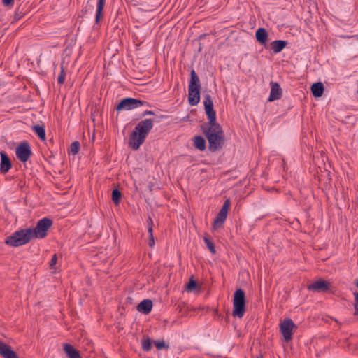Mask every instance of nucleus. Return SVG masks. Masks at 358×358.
<instances>
[{"mask_svg": "<svg viewBox=\"0 0 358 358\" xmlns=\"http://www.w3.org/2000/svg\"><path fill=\"white\" fill-rule=\"evenodd\" d=\"M205 112L208 120L201 125V129L208 141V149L215 152L224 144V133L222 127L217 122L216 112L213 108V102L209 94L203 95Z\"/></svg>", "mask_w": 358, "mask_h": 358, "instance_id": "f257e3e1", "label": "nucleus"}, {"mask_svg": "<svg viewBox=\"0 0 358 358\" xmlns=\"http://www.w3.org/2000/svg\"><path fill=\"white\" fill-rule=\"evenodd\" d=\"M52 223L50 218L43 217L37 222L35 228L22 229L7 236L5 243L12 247H18L27 244L34 238H43L47 236Z\"/></svg>", "mask_w": 358, "mask_h": 358, "instance_id": "f03ea898", "label": "nucleus"}, {"mask_svg": "<svg viewBox=\"0 0 358 358\" xmlns=\"http://www.w3.org/2000/svg\"><path fill=\"white\" fill-rule=\"evenodd\" d=\"M154 125L152 119H145L139 122L132 131L129 138V145L134 150H138L144 143L146 136Z\"/></svg>", "mask_w": 358, "mask_h": 358, "instance_id": "7ed1b4c3", "label": "nucleus"}, {"mask_svg": "<svg viewBox=\"0 0 358 358\" xmlns=\"http://www.w3.org/2000/svg\"><path fill=\"white\" fill-rule=\"evenodd\" d=\"M201 83L200 80L194 70L190 72V80L188 86V101L192 106H196L200 101Z\"/></svg>", "mask_w": 358, "mask_h": 358, "instance_id": "20e7f679", "label": "nucleus"}, {"mask_svg": "<svg viewBox=\"0 0 358 358\" xmlns=\"http://www.w3.org/2000/svg\"><path fill=\"white\" fill-rule=\"evenodd\" d=\"M245 312V292L239 288L234 294L233 315L242 317Z\"/></svg>", "mask_w": 358, "mask_h": 358, "instance_id": "39448f33", "label": "nucleus"}, {"mask_svg": "<svg viewBox=\"0 0 358 358\" xmlns=\"http://www.w3.org/2000/svg\"><path fill=\"white\" fill-rule=\"evenodd\" d=\"M143 105L149 106V103L131 97H126L120 100L119 103L116 106L115 109L117 111L130 110Z\"/></svg>", "mask_w": 358, "mask_h": 358, "instance_id": "423d86ee", "label": "nucleus"}, {"mask_svg": "<svg viewBox=\"0 0 358 358\" xmlns=\"http://www.w3.org/2000/svg\"><path fill=\"white\" fill-rule=\"evenodd\" d=\"M17 158L22 162H26L31 156L32 152L29 143L27 141L21 142L16 148Z\"/></svg>", "mask_w": 358, "mask_h": 358, "instance_id": "0eeeda50", "label": "nucleus"}, {"mask_svg": "<svg viewBox=\"0 0 358 358\" xmlns=\"http://www.w3.org/2000/svg\"><path fill=\"white\" fill-rule=\"evenodd\" d=\"M230 204L231 201L229 199L224 201L222 208L220 210L213 221V226L214 229H218L221 227L224 222L226 220Z\"/></svg>", "mask_w": 358, "mask_h": 358, "instance_id": "6e6552de", "label": "nucleus"}, {"mask_svg": "<svg viewBox=\"0 0 358 358\" xmlns=\"http://www.w3.org/2000/svg\"><path fill=\"white\" fill-rule=\"evenodd\" d=\"M331 283L323 279H319L307 286V289L316 292H327L329 290Z\"/></svg>", "mask_w": 358, "mask_h": 358, "instance_id": "1a4fd4ad", "label": "nucleus"}, {"mask_svg": "<svg viewBox=\"0 0 358 358\" xmlns=\"http://www.w3.org/2000/svg\"><path fill=\"white\" fill-rule=\"evenodd\" d=\"M294 329H297V326L290 318H285L280 323V330L282 336H292Z\"/></svg>", "mask_w": 358, "mask_h": 358, "instance_id": "9d476101", "label": "nucleus"}, {"mask_svg": "<svg viewBox=\"0 0 358 358\" xmlns=\"http://www.w3.org/2000/svg\"><path fill=\"white\" fill-rule=\"evenodd\" d=\"M1 163H0V173L6 174L9 171L12 167V162L7 153L4 151L0 152Z\"/></svg>", "mask_w": 358, "mask_h": 358, "instance_id": "9b49d317", "label": "nucleus"}, {"mask_svg": "<svg viewBox=\"0 0 358 358\" xmlns=\"http://www.w3.org/2000/svg\"><path fill=\"white\" fill-rule=\"evenodd\" d=\"M0 355L3 358H19L10 346L0 341Z\"/></svg>", "mask_w": 358, "mask_h": 358, "instance_id": "f8f14e48", "label": "nucleus"}, {"mask_svg": "<svg viewBox=\"0 0 358 358\" xmlns=\"http://www.w3.org/2000/svg\"><path fill=\"white\" fill-rule=\"evenodd\" d=\"M271 92L268 98L269 101H273L275 100L280 99L282 96V89L280 85L276 83L271 81Z\"/></svg>", "mask_w": 358, "mask_h": 358, "instance_id": "ddd939ff", "label": "nucleus"}, {"mask_svg": "<svg viewBox=\"0 0 358 358\" xmlns=\"http://www.w3.org/2000/svg\"><path fill=\"white\" fill-rule=\"evenodd\" d=\"M152 305V300L144 299L136 306V309L138 312L147 315L151 312Z\"/></svg>", "mask_w": 358, "mask_h": 358, "instance_id": "4468645a", "label": "nucleus"}, {"mask_svg": "<svg viewBox=\"0 0 358 358\" xmlns=\"http://www.w3.org/2000/svg\"><path fill=\"white\" fill-rule=\"evenodd\" d=\"M64 351L68 358H82L80 352L69 343L64 344Z\"/></svg>", "mask_w": 358, "mask_h": 358, "instance_id": "2eb2a0df", "label": "nucleus"}, {"mask_svg": "<svg viewBox=\"0 0 358 358\" xmlns=\"http://www.w3.org/2000/svg\"><path fill=\"white\" fill-rule=\"evenodd\" d=\"M255 37L257 41L261 45L266 46L268 41V34L267 31L264 28H259L256 31Z\"/></svg>", "mask_w": 358, "mask_h": 358, "instance_id": "dca6fc26", "label": "nucleus"}, {"mask_svg": "<svg viewBox=\"0 0 358 358\" xmlns=\"http://www.w3.org/2000/svg\"><path fill=\"white\" fill-rule=\"evenodd\" d=\"M311 92L315 97H320L322 96L324 87L322 83L317 82L311 85Z\"/></svg>", "mask_w": 358, "mask_h": 358, "instance_id": "f3484780", "label": "nucleus"}, {"mask_svg": "<svg viewBox=\"0 0 358 358\" xmlns=\"http://www.w3.org/2000/svg\"><path fill=\"white\" fill-rule=\"evenodd\" d=\"M287 41L275 40L271 43V49L275 53L281 52L287 45Z\"/></svg>", "mask_w": 358, "mask_h": 358, "instance_id": "a211bd4d", "label": "nucleus"}, {"mask_svg": "<svg viewBox=\"0 0 358 358\" xmlns=\"http://www.w3.org/2000/svg\"><path fill=\"white\" fill-rule=\"evenodd\" d=\"M194 146L201 150L203 151L206 148V142L202 136H196L194 139Z\"/></svg>", "mask_w": 358, "mask_h": 358, "instance_id": "6ab92c4d", "label": "nucleus"}, {"mask_svg": "<svg viewBox=\"0 0 358 358\" xmlns=\"http://www.w3.org/2000/svg\"><path fill=\"white\" fill-rule=\"evenodd\" d=\"M106 0H98L96 5V13L95 17V22L97 24L103 17V10L106 4Z\"/></svg>", "mask_w": 358, "mask_h": 358, "instance_id": "aec40b11", "label": "nucleus"}, {"mask_svg": "<svg viewBox=\"0 0 358 358\" xmlns=\"http://www.w3.org/2000/svg\"><path fill=\"white\" fill-rule=\"evenodd\" d=\"M33 130L37 134V136L39 137L41 140L45 139V127L43 125H39L36 124L33 126Z\"/></svg>", "mask_w": 358, "mask_h": 358, "instance_id": "412c9836", "label": "nucleus"}, {"mask_svg": "<svg viewBox=\"0 0 358 358\" xmlns=\"http://www.w3.org/2000/svg\"><path fill=\"white\" fill-rule=\"evenodd\" d=\"M154 344L158 350H168L169 348V343H166L163 339L154 341Z\"/></svg>", "mask_w": 358, "mask_h": 358, "instance_id": "4be33fe9", "label": "nucleus"}, {"mask_svg": "<svg viewBox=\"0 0 358 358\" xmlns=\"http://www.w3.org/2000/svg\"><path fill=\"white\" fill-rule=\"evenodd\" d=\"M198 285L196 281L194 279L193 276H192L189 282L185 285V290L188 292H191L194 290L197 287Z\"/></svg>", "mask_w": 358, "mask_h": 358, "instance_id": "5701e85b", "label": "nucleus"}, {"mask_svg": "<svg viewBox=\"0 0 358 358\" xmlns=\"http://www.w3.org/2000/svg\"><path fill=\"white\" fill-rule=\"evenodd\" d=\"M122 197V193L118 189H114L112 192L111 198L115 204L117 205Z\"/></svg>", "mask_w": 358, "mask_h": 358, "instance_id": "b1692460", "label": "nucleus"}, {"mask_svg": "<svg viewBox=\"0 0 358 358\" xmlns=\"http://www.w3.org/2000/svg\"><path fill=\"white\" fill-rule=\"evenodd\" d=\"M203 240H204V242H205L206 246L208 247V248L210 251V252L213 253V254H215V252H216L215 247V244L212 241V240L209 237H208V236H205L203 238Z\"/></svg>", "mask_w": 358, "mask_h": 358, "instance_id": "393cba45", "label": "nucleus"}, {"mask_svg": "<svg viewBox=\"0 0 358 358\" xmlns=\"http://www.w3.org/2000/svg\"><path fill=\"white\" fill-rule=\"evenodd\" d=\"M141 345H142L143 350L145 351V352H148V351H150L151 350V348H152V341L149 338V337H147V338L142 340Z\"/></svg>", "mask_w": 358, "mask_h": 358, "instance_id": "a878e982", "label": "nucleus"}, {"mask_svg": "<svg viewBox=\"0 0 358 358\" xmlns=\"http://www.w3.org/2000/svg\"><path fill=\"white\" fill-rule=\"evenodd\" d=\"M80 148V143L78 141H74L71 144L69 153L76 155L79 152Z\"/></svg>", "mask_w": 358, "mask_h": 358, "instance_id": "bb28decb", "label": "nucleus"}, {"mask_svg": "<svg viewBox=\"0 0 358 358\" xmlns=\"http://www.w3.org/2000/svg\"><path fill=\"white\" fill-rule=\"evenodd\" d=\"M148 234H149V238H148V244L150 247H153L155 245V239H154V236H153V229L151 228V227H149L148 229Z\"/></svg>", "mask_w": 358, "mask_h": 358, "instance_id": "cd10ccee", "label": "nucleus"}, {"mask_svg": "<svg viewBox=\"0 0 358 358\" xmlns=\"http://www.w3.org/2000/svg\"><path fill=\"white\" fill-rule=\"evenodd\" d=\"M65 76H66V73L64 72V66H63V64L61 65V73L58 77V83L60 84V85H62L64 84V80H65Z\"/></svg>", "mask_w": 358, "mask_h": 358, "instance_id": "c85d7f7f", "label": "nucleus"}, {"mask_svg": "<svg viewBox=\"0 0 358 358\" xmlns=\"http://www.w3.org/2000/svg\"><path fill=\"white\" fill-rule=\"evenodd\" d=\"M354 297H355V302H354V309H355V315H358V292H355L353 293Z\"/></svg>", "mask_w": 358, "mask_h": 358, "instance_id": "c756f323", "label": "nucleus"}, {"mask_svg": "<svg viewBox=\"0 0 358 358\" xmlns=\"http://www.w3.org/2000/svg\"><path fill=\"white\" fill-rule=\"evenodd\" d=\"M293 337H283L281 340L282 346L285 348L290 345Z\"/></svg>", "mask_w": 358, "mask_h": 358, "instance_id": "7c9ffc66", "label": "nucleus"}, {"mask_svg": "<svg viewBox=\"0 0 358 358\" xmlns=\"http://www.w3.org/2000/svg\"><path fill=\"white\" fill-rule=\"evenodd\" d=\"M24 15V12L22 10H20V8L18 7L16 10L15 11L14 14V20H19L22 18V17Z\"/></svg>", "mask_w": 358, "mask_h": 358, "instance_id": "2f4dec72", "label": "nucleus"}, {"mask_svg": "<svg viewBox=\"0 0 358 358\" xmlns=\"http://www.w3.org/2000/svg\"><path fill=\"white\" fill-rule=\"evenodd\" d=\"M57 254H54L52 257V259L50 260V268L51 269H53L55 268V264H57Z\"/></svg>", "mask_w": 358, "mask_h": 358, "instance_id": "473e14b6", "label": "nucleus"}, {"mask_svg": "<svg viewBox=\"0 0 358 358\" xmlns=\"http://www.w3.org/2000/svg\"><path fill=\"white\" fill-rule=\"evenodd\" d=\"M4 6H9L13 5L14 0H2Z\"/></svg>", "mask_w": 358, "mask_h": 358, "instance_id": "72a5a7b5", "label": "nucleus"}, {"mask_svg": "<svg viewBox=\"0 0 358 358\" xmlns=\"http://www.w3.org/2000/svg\"><path fill=\"white\" fill-rule=\"evenodd\" d=\"M155 113L152 110H145L142 113V116L145 117V115H154Z\"/></svg>", "mask_w": 358, "mask_h": 358, "instance_id": "f704fd0d", "label": "nucleus"}, {"mask_svg": "<svg viewBox=\"0 0 358 358\" xmlns=\"http://www.w3.org/2000/svg\"><path fill=\"white\" fill-rule=\"evenodd\" d=\"M147 222H148V228L149 227L152 228L153 222H152V220L151 219V217H148Z\"/></svg>", "mask_w": 358, "mask_h": 358, "instance_id": "c9c22d12", "label": "nucleus"}, {"mask_svg": "<svg viewBox=\"0 0 358 358\" xmlns=\"http://www.w3.org/2000/svg\"><path fill=\"white\" fill-rule=\"evenodd\" d=\"M256 358H263V355L261 352L256 355Z\"/></svg>", "mask_w": 358, "mask_h": 358, "instance_id": "e433bc0d", "label": "nucleus"}, {"mask_svg": "<svg viewBox=\"0 0 358 358\" xmlns=\"http://www.w3.org/2000/svg\"><path fill=\"white\" fill-rule=\"evenodd\" d=\"M343 344H347V345H348V338H345V339H343Z\"/></svg>", "mask_w": 358, "mask_h": 358, "instance_id": "4c0bfd02", "label": "nucleus"}, {"mask_svg": "<svg viewBox=\"0 0 358 358\" xmlns=\"http://www.w3.org/2000/svg\"><path fill=\"white\" fill-rule=\"evenodd\" d=\"M355 285H356L357 287L358 288V279L357 280Z\"/></svg>", "mask_w": 358, "mask_h": 358, "instance_id": "58836bf2", "label": "nucleus"}, {"mask_svg": "<svg viewBox=\"0 0 358 358\" xmlns=\"http://www.w3.org/2000/svg\"><path fill=\"white\" fill-rule=\"evenodd\" d=\"M127 299V300H131V298L128 297Z\"/></svg>", "mask_w": 358, "mask_h": 358, "instance_id": "ea45409f", "label": "nucleus"}, {"mask_svg": "<svg viewBox=\"0 0 358 358\" xmlns=\"http://www.w3.org/2000/svg\"><path fill=\"white\" fill-rule=\"evenodd\" d=\"M357 93H358V89H357Z\"/></svg>", "mask_w": 358, "mask_h": 358, "instance_id": "a19ab883", "label": "nucleus"}]
</instances>
